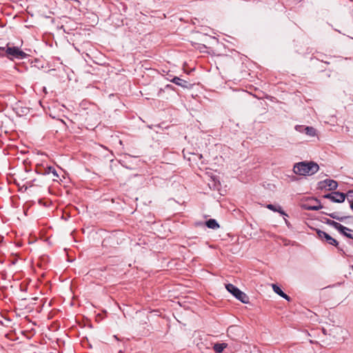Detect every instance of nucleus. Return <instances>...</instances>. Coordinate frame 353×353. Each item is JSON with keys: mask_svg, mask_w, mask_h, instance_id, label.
<instances>
[{"mask_svg": "<svg viewBox=\"0 0 353 353\" xmlns=\"http://www.w3.org/2000/svg\"><path fill=\"white\" fill-rule=\"evenodd\" d=\"M272 288L273 289V291L276 294H279V296H281V297L284 298L285 299H286L288 301L290 300V296L288 295H287L286 294H285L277 285L272 284Z\"/></svg>", "mask_w": 353, "mask_h": 353, "instance_id": "nucleus-10", "label": "nucleus"}, {"mask_svg": "<svg viewBox=\"0 0 353 353\" xmlns=\"http://www.w3.org/2000/svg\"><path fill=\"white\" fill-rule=\"evenodd\" d=\"M227 345L225 343H216L214 346V350L216 353H221L226 347Z\"/></svg>", "mask_w": 353, "mask_h": 353, "instance_id": "nucleus-14", "label": "nucleus"}, {"mask_svg": "<svg viewBox=\"0 0 353 353\" xmlns=\"http://www.w3.org/2000/svg\"><path fill=\"white\" fill-rule=\"evenodd\" d=\"M319 166L314 161H302L294 165V172L299 175H312L318 172Z\"/></svg>", "mask_w": 353, "mask_h": 353, "instance_id": "nucleus-2", "label": "nucleus"}, {"mask_svg": "<svg viewBox=\"0 0 353 353\" xmlns=\"http://www.w3.org/2000/svg\"><path fill=\"white\" fill-rule=\"evenodd\" d=\"M349 232L348 230H343V232H340L341 234H343L344 236H345L346 237L349 238V239H353V235L350 233V232Z\"/></svg>", "mask_w": 353, "mask_h": 353, "instance_id": "nucleus-19", "label": "nucleus"}, {"mask_svg": "<svg viewBox=\"0 0 353 353\" xmlns=\"http://www.w3.org/2000/svg\"><path fill=\"white\" fill-rule=\"evenodd\" d=\"M304 132L310 137H314L316 135V130L310 126H304Z\"/></svg>", "mask_w": 353, "mask_h": 353, "instance_id": "nucleus-13", "label": "nucleus"}, {"mask_svg": "<svg viewBox=\"0 0 353 353\" xmlns=\"http://www.w3.org/2000/svg\"><path fill=\"white\" fill-rule=\"evenodd\" d=\"M266 208H268L269 210H272V211L277 212H279L282 215L287 216V214L282 210V208H281V207L280 205H272V204H268L266 205Z\"/></svg>", "mask_w": 353, "mask_h": 353, "instance_id": "nucleus-11", "label": "nucleus"}, {"mask_svg": "<svg viewBox=\"0 0 353 353\" xmlns=\"http://www.w3.org/2000/svg\"><path fill=\"white\" fill-rule=\"evenodd\" d=\"M171 81L182 88H188L190 85V83L187 81L183 80L177 77L173 78Z\"/></svg>", "mask_w": 353, "mask_h": 353, "instance_id": "nucleus-9", "label": "nucleus"}, {"mask_svg": "<svg viewBox=\"0 0 353 353\" xmlns=\"http://www.w3.org/2000/svg\"><path fill=\"white\" fill-rule=\"evenodd\" d=\"M317 234H318V236L319 237V239H321L322 241H325L326 243H327L330 245L337 246L339 244L338 241L335 239L332 238L330 235H329L325 232H323L321 230H318Z\"/></svg>", "mask_w": 353, "mask_h": 353, "instance_id": "nucleus-4", "label": "nucleus"}, {"mask_svg": "<svg viewBox=\"0 0 353 353\" xmlns=\"http://www.w3.org/2000/svg\"><path fill=\"white\" fill-rule=\"evenodd\" d=\"M329 216L332 217V219H336L339 221H343L346 217L345 216H340L337 214V213L334 212L332 214H330Z\"/></svg>", "mask_w": 353, "mask_h": 353, "instance_id": "nucleus-16", "label": "nucleus"}, {"mask_svg": "<svg viewBox=\"0 0 353 353\" xmlns=\"http://www.w3.org/2000/svg\"><path fill=\"white\" fill-rule=\"evenodd\" d=\"M338 186L336 181L331 179H326L319 183L321 188H327L329 190H336Z\"/></svg>", "mask_w": 353, "mask_h": 353, "instance_id": "nucleus-6", "label": "nucleus"}, {"mask_svg": "<svg viewBox=\"0 0 353 353\" xmlns=\"http://www.w3.org/2000/svg\"><path fill=\"white\" fill-rule=\"evenodd\" d=\"M225 288L242 303H246L248 302V296L234 285L231 283L227 284L225 285Z\"/></svg>", "mask_w": 353, "mask_h": 353, "instance_id": "nucleus-3", "label": "nucleus"}, {"mask_svg": "<svg viewBox=\"0 0 353 353\" xmlns=\"http://www.w3.org/2000/svg\"><path fill=\"white\" fill-rule=\"evenodd\" d=\"M23 41H20L17 44L13 42H8L5 47H1V51L4 52V56L10 60L14 59H23L28 54L21 50Z\"/></svg>", "mask_w": 353, "mask_h": 353, "instance_id": "nucleus-1", "label": "nucleus"}, {"mask_svg": "<svg viewBox=\"0 0 353 353\" xmlns=\"http://www.w3.org/2000/svg\"><path fill=\"white\" fill-rule=\"evenodd\" d=\"M205 225H207L208 228L214 230L219 228V225L218 224L215 219H209L208 221H206Z\"/></svg>", "mask_w": 353, "mask_h": 353, "instance_id": "nucleus-12", "label": "nucleus"}, {"mask_svg": "<svg viewBox=\"0 0 353 353\" xmlns=\"http://www.w3.org/2000/svg\"><path fill=\"white\" fill-rule=\"evenodd\" d=\"M4 334L5 335V337L8 338V339H11V336L13 335L12 333H10V332H4L1 330V334Z\"/></svg>", "mask_w": 353, "mask_h": 353, "instance_id": "nucleus-20", "label": "nucleus"}, {"mask_svg": "<svg viewBox=\"0 0 353 353\" xmlns=\"http://www.w3.org/2000/svg\"><path fill=\"white\" fill-rule=\"evenodd\" d=\"M1 317H3L4 320L6 321V323H4V322L1 320V325H3L7 327H10L11 321L10 320V319L7 318V317H4L2 314H1Z\"/></svg>", "mask_w": 353, "mask_h": 353, "instance_id": "nucleus-18", "label": "nucleus"}, {"mask_svg": "<svg viewBox=\"0 0 353 353\" xmlns=\"http://www.w3.org/2000/svg\"><path fill=\"white\" fill-rule=\"evenodd\" d=\"M325 198L330 199L333 202L342 203L345 201V194L339 192H334L324 196Z\"/></svg>", "mask_w": 353, "mask_h": 353, "instance_id": "nucleus-5", "label": "nucleus"}, {"mask_svg": "<svg viewBox=\"0 0 353 353\" xmlns=\"http://www.w3.org/2000/svg\"><path fill=\"white\" fill-rule=\"evenodd\" d=\"M46 172L47 174L52 173L54 177L59 178V174H57L56 170L53 167H51V166L48 167Z\"/></svg>", "mask_w": 353, "mask_h": 353, "instance_id": "nucleus-15", "label": "nucleus"}, {"mask_svg": "<svg viewBox=\"0 0 353 353\" xmlns=\"http://www.w3.org/2000/svg\"><path fill=\"white\" fill-rule=\"evenodd\" d=\"M311 201L314 202L315 204H304L303 207L305 209L308 210H319L322 208L320 202L317 199H312Z\"/></svg>", "mask_w": 353, "mask_h": 353, "instance_id": "nucleus-7", "label": "nucleus"}, {"mask_svg": "<svg viewBox=\"0 0 353 353\" xmlns=\"http://www.w3.org/2000/svg\"><path fill=\"white\" fill-rule=\"evenodd\" d=\"M296 130L300 132H304V126L303 125H296L295 127Z\"/></svg>", "mask_w": 353, "mask_h": 353, "instance_id": "nucleus-21", "label": "nucleus"}, {"mask_svg": "<svg viewBox=\"0 0 353 353\" xmlns=\"http://www.w3.org/2000/svg\"><path fill=\"white\" fill-rule=\"evenodd\" d=\"M347 200L350 203V208L353 210V200L351 198H353V191H349L347 194Z\"/></svg>", "mask_w": 353, "mask_h": 353, "instance_id": "nucleus-17", "label": "nucleus"}, {"mask_svg": "<svg viewBox=\"0 0 353 353\" xmlns=\"http://www.w3.org/2000/svg\"><path fill=\"white\" fill-rule=\"evenodd\" d=\"M327 223L331 226H332L333 228H334L335 229H336L337 230H339V232H343V230H348V231H351L350 229L342 225L341 224H340L338 222H336L333 220H327Z\"/></svg>", "mask_w": 353, "mask_h": 353, "instance_id": "nucleus-8", "label": "nucleus"}]
</instances>
